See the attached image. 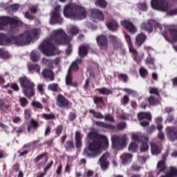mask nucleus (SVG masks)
<instances>
[{
  "mask_svg": "<svg viewBox=\"0 0 177 177\" xmlns=\"http://www.w3.org/2000/svg\"><path fill=\"white\" fill-rule=\"evenodd\" d=\"M120 25L122 27L125 28L130 34H136L138 32V28L135 25H133V23H132L129 20L124 19L122 21H120Z\"/></svg>",
  "mask_w": 177,
  "mask_h": 177,
  "instance_id": "nucleus-16",
  "label": "nucleus"
},
{
  "mask_svg": "<svg viewBox=\"0 0 177 177\" xmlns=\"http://www.w3.org/2000/svg\"><path fill=\"white\" fill-rule=\"evenodd\" d=\"M153 27L162 30V26L153 19L148 21L147 23H142L141 24V30H145L147 32H153Z\"/></svg>",
  "mask_w": 177,
  "mask_h": 177,
  "instance_id": "nucleus-12",
  "label": "nucleus"
},
{
  "mask_svg": "<svg viewBox=\"0 0 177 177\" xmlns=\"http://www.w3.org/2000/svg\"><path fill=\"white\" fill-rule=\"evenodd\" d=\"M63 132V125H59L55 129V135L57 136H60L62 135V133Z\"/></svg>",
  "mask_w": 177,
  "mask_h": 177,
  "instance_id": "nucleus-60",
  "label": "nucleus"
},
{
  "mask_svg": "<svg viewBox=\"0 0 177 177\" xmlns=\"http://www.w3.org/2000/svg\"><path fill=\"white\" fill-rule=\"evenodd\" d=\"M74 147H75L74 141H73V140L66 141V145H65V149L66 151H71V149H74Z\"/></svg>",
  "mask_w": 177,
  "mask_h": 177,
  "instance_id": "nucleus-42",
  "label": "nucleus"
},
{
  "mask_svg": "<svg viewBox=\"0 0 177 177\" xmlns=\"http://www.w3.org/2000/svg\"><path fill=\"white\" fill-rule=\"evenodd\" d=\"M75 146L77 149L82 147V137L81 136V132L76 131L75 135Z\"/></svg>",
  "mask_w": 177,
  "mask_h": 177,
  "instance_id": "nucleus-26",
  "label": "nucleus"
},
{
  "mask_svg": "<svg viewBox=\"0 0 177 177\" xmlns=\"http://www.w3.org/2000/svg\"><path fill=\"white\" fill-rule=\"evenodd\" d=\"M56 45H68L66 50V55H71L73 52V47L70 44V37L62 29L53 30V34L50 38Z\"/></svg>",
  "mask_w": 177,
  "mask_h": 177,
  "instance_id": "nucleus-3",
  "label": "nucleus"
},
{
  "mask_svg": "<svg viewBox=\"0 0 177 177\" xmlns=\"http://www.w3.org/2000/svg\"><path fill=\"white\" fill-rule=\"evenodd\" d=\"M57 88H59V84L57 83H53L48 86V91H52V92H57Z\"/></svg>",
  "mask_w": 177,
  "mask_h": 177,
  "instance_id": "nucleus-50",
  "label": "nucleus"
},
{
  "mask_svg": "<svg viewBox=\"0 0 177 177\" xmlns=\"http://www.w3.org/2000/svg\"><path fill=\"white\" fill-rule=\"evenodd\" d=\"M89 12L91 17L94 19V20H99V21H103L104 20V15L100 10L93 8Z\"/></svg>",
  "mask_w": 177,
  "mask_h": 177,
  "instance_id": "nucleus-19",
  "label": "nucleus"
},
{
  "mask_svg": "<svg viewBox=\"0 0 177 177\" xmlns=\"http://www.w3.org/2000/svg\"><path fill=\"white\" fill-rule=\"evenodd\" d=\"M96 42L101 50H106L109 48V42L107 41V37L104 35H100L96 38Z\"/></svg>",
  "mask_w": 177,
  "mask_h": 177,
  "instance_id": "nucleus-17",
  "label": "nucleus"
},
{
  "mask_svg": "<svg viewBox=\"0 0 177 177\" xmlns=\"http://www.w3.org/2000/svg\"><path fill=\"white\" fill-rule=\"evenodd\" d=\"M95 6H99V8L104 9L107 8V1L106 0H95Z\"/></svg>",
  "mask_w": 177,
  "mask_h": 177,
  "instance_id": "nucleus-37",
  "label": "nucleus"
},
{
  "mask_svg": "<svg viewBox=\"0 0 177 177\" xmlns=\"http://www.w3.org/2000/svg\"><path fill=\"white\" fill-rule=\"evenodd\" d=\"M57 106L61 109H68L71 106V102L63 95L59 94L57 97Z\"/></svg>",
  "mask_w": 177,
  "mask_h": 177,
  "instance_id": "nucleus-15",
  "label": "nucleus"
},
{
  "mask_svg": "<svg viewBox=\"0 0 177 177\" xmlns=\"http://www.w3.org/2000/svg\"><path fill=\"white\" fill-rule=\"evenodd\" d=\"M107 158H109V153H104L98 160V162L102 171H106V169H107L109 168V166L110 165V162H109V160H107Z\"/></svg>",
  "mask_w": 177,
  "mask_h": 177,
  "instance_id": "nucleus-20",
  "label": "nucleus"
},
{
  "mask_svg": "<svg viewBox=\"0 0 177 177\" xmlns=\"http://www.w3.org/2000/svg\"><path fill=\"white\" fill-rule=\"evenodd\" d=\"M167 136L171 142L177 140V127H167L165 129Z\"/></svg>",
  "mask_w": 177,
  "mask_h": 177,
  "instance_id": "nucleus-18",
  "label": "nucleus"
},
{
  "mask_svg": "<svg viewBox=\"0 0 177 177\" xmlns=\"http://www.w3.org/2000/svg\"><path fill=\"white\" fill-rule=\"evenodd\" d=\"M136 150H138V144L131 142L129 146V151H131V153H136Z\"/></svg>",
  "mask_w": 177,
  "mask_h": 177,
  "instance_id": "nucleus-47",
  "label": "nucleus"
},
{
  "mask_svg": "<svg viewBox=\"0 0 177 177\" xmlns=\"http://www.w3.org/2000/svg\"><path fill=\"white\" fill-rule=\"evenodd\" d=\"M10 17H0V30H3L9 24Z\"/></svg>",
  "mask_w": 177,
  "mask_h": 177,
  "instance_id": "nucleus-28",
  "label": "nucleus"
},
{
  "mask_svg": "<svg viewBox=\"0 0 177 177\" xmlns=\"http://www.w3.org/2000/svg\"><path fill=\"white\" fill-rule=\"evenodd\" d=\"M65 17L74 19V20H84L86 19V10L81 6L68 4L64 9Z\"/></svg>",
  "mask_w": 177,
  "mask_h": 177,
  "instance_id": "nucleus-4",
  "label": "nucleus"
},
{
  "mask_svg": "<svg viewBox=\"0 0 177 177\" xmlns=\"http://www.w3.org/2000/svg\"><path fill=\"white\" fill-rule=\"evenodd\" d=\"M147 36L143 33H140L137 35L136 39V44L137 46H142L145 41H146Z\"/></svg>",
  "mask_w": 177,
  "mask_h": 177,
  "instance_id": "nucleus-27",
  "label": "nucleus"
},
{
  "mask_svg": "<svg viewBox=\"0 0 177 177\" xmlns=\"http://www.w3.org/2000/svg\"><path fill=\"white\" fill-rule=\"evenodd\" d=\"M65 81H66V85L67 86L71 84V83L73 82V74L71 73V69L68 70V73L66 76Z\"/></svg>",
  "mask_w": 177,
  "mask_h": 177,
  "instance_id": "nucleus-36",
  "label": "nucleus"
},
{
  "mask_svg": "<svg viewBox=\"0 0 177 177\" xmlns=\"http://www.w3.org/2000/svg\"><path fill=\"white\" fill-rule=\"evenodd\" d=\"M162 35L169 44L177 42V26L175 25L167 26L162 32Z\"/></svg>",
  "mask_w": 177,
  "mask_h": 177,
  "instance_id": "nucleus-7",
  "label": "nucleus"
},
{
  "mask_svg": "<svg viewBox=\"0 0 177 177\" xmlns=\"http://www.w3.org/2000/svg\"><path fill=\"white\" fill-rule=\"evenodd\" d=\"M118 78L119 81H122L124 82V84H127L128 82V75L124 74V73H120L118 75Z\"/></svg>",
  "mask_w": 177,
  "mask_h": 177,
  "instance_id": "nucleus-49",
  "label": "nucleus"
},
{
  "mask_svg": "<svg viewBox=\"0 0 177 177\" xmlns=\"http://www.w3.org/2000/svg\"><path fill=\"white\" fill-rule=\"evenodd\" d=\"M39 49L45 56H55L57 53V48L50 39L44 40L39 45Z\"/></svg>",
  "mask_w": 177,
  "mask_h": 177,
  "instance_id": "nucleus-6",
  "label": "nucleus"
},
{
  "mask_svg": "<svg viewBox=\"0 0 177 177\" xmlns=\"http://www.w3.org/2000/svg\"><path fill=\"white\" fill-rule=\"evenodd\" d=\"M157 168L160 172H163V171H165V169H167L165 160H160L157 165Z\"/></svg>",
  "mask_w": 177,
  "mask_h": 177,
  "instance_id": "nucleus-41",
  "label": "nucleus"
},
{
  "mask_svg": "<svg viewBox=\"0 0 177 177\" xmlns=\"http://www.w3.org/2000/svg\"><path fill=\"white\" fill-rule=\"evenodd\" d=\"M132 139L134 142H142V140H145L142 142L141 147H140V151L145 152L149 150V137L146 136H139L138 134H133Z\"/></svg>",
  "mask_w": 177,
  "mask_h": 177,
  "instance_id": "nucleus-11",
  "label": "nucleus"
},
{
  "mask_svg": "<svg viewBox=\"0 0 177 177\" xmlns=\"http://www.w3.org/2000/svg\"><path fill=\"white\" fill-rule=\"evenodd\" d=\"M31 105L35 109H39L40 110H42L44 109V105H42L41 104V102H39L38 101H32V103H31Z\"/></svg>",
  "mask_w": 177,
  "mask_h": 177,
  "instance_id": "nucleus-53",
  "label": "nucleus"
},
{
  "mask_svg": "<svg viewBox=\"0 0 177 177\" xmlns=\"http://www.w3.org/2000/svg\"><path fill=\"white\" fill-rule=\"evenodd\" d=\"M19 8H20V5L15 3V4H12L10 6H8V9H10L11 12H17V10H19Z\"/></svg>",
  "mask_w": 177,
  "mask_h": 177,
  "instance_id": "nucleus-58",
  "label": "nucleus"
},
{
  "mask_svg": "<svg viewBox=\"0 0 177 177\" xmlns=\"http://www.w3.org/2000/svg\"><path fill=\"white\" fill-rule=\"evenodd\" d=\"M138 119L140 121L141 127H147L151 121V114L147 112H141L138 114Z\"/></svg>",
  "mask_w": 177,
  "mask_h": 177,
  "instance_id": "nucleus-14",
  "label": "nucleus"
},
{
  "mask_svg": "<svg viewBox=\"0 0 177 177\" xmlns=\"http://www.w3.org/2000/svg\"><path fill=\"white\" fill-rule=\"evenodd\" d=\"M121 103L123 106H127V104L129 103V97L128 95L123 96L122 99L121 100Z\"/></svg>",
  "mask_w": 177,
  "mask_h": 177,
  "instance_id": "nucleus-61",
  "label": "nucleus"
},
{
  "mask_svg": "<svg viewBox=\"0 0 177 177\" xmlns=\"http://www.w3.org/2000/svg\"><path fill=\"white\" fill-rule=\"evenodd\" d=\"M29 71H35L36 73H39L41 71V66L38 64H30L28 66Z\"/></svg>",
  "mask_w": 177,
  "mask_h": 177,
  "instance_id": "nucleus-40",
  "label": "nucleus"
},
{
  "mask_svg": "<svg viewBox=\"0 0 177 177\" xmlns=\"http://www.w3.org/2000/svg\"><path fill=\"white\" fill-rule=\"evenodd\" d=\"M149 93L150 95H155L156 96L160 97V91L156 87H150Z\"/></svg>",
  "mask_w": 177,
  "mask_h": 177,
  "instance_id": "nucleus-54",
  "label": "nucleus"
},
{
  "mask_svg": "<svg viewBox=\"0 0 177 177\" xmlns=\"http://www.w3.org/2000/svg\"><path fill=\"white\" fill-rule=\"evenodd\" d=\"M140 75L142 78H146L149 75V71L145 68H140L139 70Z\"/></svg>",
  "mask_w": 177,
  "mask_h": 177,
  "instance_id": "nucleus-52",
  "label": "nucleus"
},
{
  "mask_svg": "<svg viewBox=\"0 0 177 177\" xmlns=\"http://www.w3.org/2000/svg\"><path fill=\"white\" fill-rule=\"evenodd\" d=\"M6 109H8V104H6V100L0 99V111L6 113Z\"/></svg>",
  "mask_w": 177,
  "mask_h": 177,
  "instance_id": "nucleus-44",
  "label": "nucleus"
},
{
  "mask_svg": "<svg viewBox=\"0 0 177 177\" xmlns=\"http://www.w3.org/2000/svg\"><path fill=\"white\" fill-rule=\"evenodd\" d=\"M8 24L10 26V27L17 28V27H21L23 26V21L17 19V17H10Z\"/></svg>",
  "mask_w": 177,
  "mask_h": 177,
  "instance_id": "nucleus-23",
  "label": "nucleus"
},
{
  "mask_svg": "<svg viewBox=\"0 0 177 177\" xmlns=\"http://www.w3.org/2000/svg\"><path fill=\"white\" fill-rule=\"evenodd\" d=\"M154 63V58L151 57V55H149L145 60V64H153Z\"/></svg>",
  "mask_w": 177,
  "mask_h": 177,
  "instance_id": "nucleus-63",
  "label": "nucleus"
},
{
  "mask_svg": "<svg viewBox=\"0 0 177 177\" xmlns=\"http://www.w3.org/2000/svg\"><path fill=\"white\" fill-rule=\"evenodd\" d=\"M151 151L152 154H160L161 153V149L158 147L157 144L152 142L151 143Z\"/></svg>",
  "mask_w": 177,
  "mask_h": 177,
  "instance_id": "nucleus-34",
  "label": "nucleus"
},
{
  "mask_svg": "<svg viewBox=\"0 0 177 177\" xmlns=\"http://www.w3.org/2000/svg\"><path fill=\"white\" fill-rule=\"evenodd\" d=\"M93 102L97 106H99V104H104V100H103V97L94 96Z\"/></svg>",
  "mask_w": 177,
  "mask_h": 177,
  "instance_id": "nucleus-46",
  "label": "nucleus"
},
{
  "mask_svg": "<svg viewBox=\"0 0 177 177\" xmlns=\"http://www.w3.org/2000/svg\"><path fill=\"white\" fill-rule=\"evenodd\" d=\"M43 78L46 80H50V81H55V73L49 68H45L41 72Z\"/></svg>",
  "mask_w": 177,
  "mask_h": 177,
  "instance_id": "nucleus-21",
  "label": "nucleus"
},
{
  "mask_svg": "<svg viewBox=\"0 0 177 177\" xmlns=\"http://www.w3.org/2000/svg\"><path fill=\"white\" fill-rule=\"evenodd\" d=\"M95 125L100 128L104 129H109V131H122L127 127V124L124 122L119 123L116 127L112 124L106 123L104 122L96 121Z\"/></svg>",
  "mask_w": 177,
  "mask_h": 177,
  "instance_id": "nucleus-9",
  "label": "nucleus"
},
{
  "mask_svg": "<svg viewBox=\"0 0 177 177\" xmlns=\"http://www.w3.org/2000/svg\"><path fill=\"white\" fill-rule=\"evenodd\" d=\"M45 157L48 158V152H44L41 154L37 156L36 158H34L33 161L35 164H38L41 160L45 158Z\"/></svg>",
  "mask_w": 177,
  "mask_h": 177,
  "instance_id": "nucleus-43",
  "label": "nucleus"
},
{
  "mask_svg": "<svg viewBox=\"0 0 177 177\" xmlns=\"http://www.w3.org/2000/svg\"><path fill=\"white\" fill-rule=\"evenodd\" d=\"M87 138L90 140L83 150V156L88 158H96L100 154L102 149L109 147V139L104 135L99 134L96 132H90Z\"/></svg>",
  "mask_w": 177,
  "mask_h": 177,
  "instance_id": "nucleus-1",
  "label": "nucleus"
},
{
  "mask_svg": "<svg viewBox=\"0 0 177 177\" xmlns=\"http://www.w3.org/2000/svg\"><path fill=\"white\" fill-rule=\"evenodd\" d=\"M30 125L28 126L27 130L28 132H31V128H33V129H37V128L39 127V123L34 119H31L30 122Z\"/></svg>",
  "mask_w": 177,
  "mask_h": 177,
  "instance_id": "nucleus-32",
  "label": "nucleus"
},
{
  "mask_svg": "<svg viewBox=\"0 0 177 177\" xmlns=\"http://www.w3.org/2000/svg\"><path fill=\"white\" fill-rule=\"evenodd\" d=\"M39 53L35 50H33L31 52L30 54V59L32 60V62H33L34 63H37V62L39 61Z\"/></svg>",
  "mask_w": 177,
  "mask_h": 177,
  "instance_id": "nucleus-35",
  "label": "nucleus"
},
{
  "mask_svg": "<svg viewBox=\"0 0 177 177\" xmlns=\"http://www.w3.org/2000/svg\"><path fill=\"white\" fill-rule=\"evenodd\" d=\"M90 46L88 44H82L79 47L78 53L80 57H85L88 55V52H89Z\"/></svg>",
  "mask_w": 177,
  "mask_h": 177,
  "instance_id": "nucleus-22",
  "label": "nucleus"
},
{
  "mask_svg": "<svg viewBox=\"0 0 177 177\" xmlns=\"http://www.w3.org/2000/svg\"><path fill=\"white\" fill-rule=\"evenodd\" d=\"M37 35L38 30L37 29L26 30L19 36L11 35L8 37L5 34H0V45L14 44L17 46H24V45H28Z\"/></svg>",
  "mask_w": 177,
  "mask_h": 177,
  "instance_id": "nucleus-2",
  "label": "nucleus"
},
{
  "mask_svg": "<svg viewBox=\"0 0 177 177\" xmlns=\"http://www.w3.org/2000/svg\"><path fill=\"white\" fill-rule=\"evenodd\" d=\"M168 0H151V7L155 10H160V12H168L169 9V3Z\"/></svg>",
  "mask_w": 177,
  "mask_h": 177,
  "instance_id": "nucleus-10",
  "label": "nucleus"
},
{
  "mask_svg": "<svg viewBox=\"0 0 177 177\" xmlns=\"http://www.w3.org/2000/svg\"><path fill=\"white\" fill-rule=\"evenodd\" d=\"M131 53L133 55V59H134L135 62L136 63H140L142 60H143V55L141 54L138 53V51H136V49L133 48L129 50Z\"/></svg>",
  "mask_w": 177,
  "mask_h": 177,
  "instance_id": "nucleus-24",
  "label": "nucleus"
},
{
  "mask_svg": "<svg viewBox=\"0 0 177 177\" xmlns=\"http://www.w3.org/2000/svg\"><path fill=\"white\" fill-rule=\"evenodd\" d=\"M95 91L99 92L100 95H105L106 96H109V95H113V91L106 87L99 88Z\"/></svg>",
  "mask_w": 177,
  "mask_h": 177,
  "instance_id": "nucleus-30",
  "label": "nucleus"
},
{
  "mask_svg": "<svg viewBox=\"0 0 177 177\" xmlns=\"http://www.w3.org/2000/svg\"><path fill=\"white\" fill-rule=\"evenodd\" d=\"M19 102L21 107H26L28 104V100L24 97H19Z\"/></svg>",
  "mask_w": 177,
  "mask_h": 177,
  "instance_id": "nucleus-57",
  "label": "nucleus"
},
{
  "mask_svg": "<svg viewBox=\"0 0 177 177\" xmlns=\"http://www.w3.org/2000/svg\"><path fill=\"white\" fill-rule=\"evenodd\" d=\"M43 118L44 120H55L56 118V116L55 115V113H44Z\"/></svg>",
  "mask_w": 177,
  "mask_h": 177,
  "instance_id": "nucleus-56",
  "label": "nucleus"
},
{
  "mask_svg": "<svg viewBox=\"0 0 177 177\" xmlns=\"http://www.w3.org/2000/svg\"><path fill=\"white\" fill-rule=\"evenodd\" d=\"M0 57L1 59H8L9 57V53L4 50L3 48H0Z\"/></svg>",
  "mask_w": 177,
  "mask_h": 177,
  "instance_id": "nucleus-55",
  "label": "nucleus"
},
{
  "mask_svg": "<svg viewBox=\"0 0 177 177\" xmlns=\"http://www.w3.org/2000/svg\"><path fill=\"white\" fill-rule=\"evenodd\" d=\"M82 63V59H76L75 62H73L70 68H68V70L71 69V72L72 73L73 71H77L79 67H78V64H81Z\"/></svg>",
  "mask_w": 177,
  "mask_h": 177,
  "instance_id": "nucleus-31",
  "label": "nucleus"
},
{
  "mask_svg": "<svg viewBox=\"0 0 177 177\" xmlns=\"http://www.w3.org/2000/svg\"><path fill=\"white\" fill-rule=\"evenodd\" d=\"M90 114H93V117L97 119L103 120L104 118V116L100 112H97L93 109H90L88 111Z\"/></svg>",
  "mask_w": 177,
  "mask_h": 177,
  "instance_id": "nucleus-38",
  "label": "nucleus"
},
{
  "mask_svg": "<svg viewBox=\"0 0 177 177\" xmlns=\"http://www.w3.org/2000/svg\"><path fill=\"white\" fill-rule=\"evenodd\" d=\"M127 140L128 137L127 135H122V136L114 135L111 137L112 147L115 150H123L127 146Z\"/></svg>",
  "mask_w": 177,
  "mask_h": 177,
  "instance_id": "nucleus-8",
  "label": "nucleus"
},
{
  "mask_svg": "<svg viewBox=\"0 0 177 177\" xmlns=\"http://www.w3.org/2000/svg\"><path fill=\"white\" fill-rule=\"evenodd\" d=\"M106 27L111 31H117V30H118V28L120 27V25L118 24L117 21L111 20L107 23Z\"/></svg>",
  "mask_w": 177,
  "mask_h": 177,
  "instance_id": "nucleus-25",
  "label": "nucleus"
},
{
  "mask_svg": "<svg viewBox=\"0 0 177 177\" xmlns=\"http://www.w3.org/2000/svg\"><path fill=\"white\" fill-rule=\"evenodd\" d=\"M70 32L72 34V35H77L78 32H80V30L77 26H72L70 29Z\"/></svg>",
  "mask_w": 177,
  "mask_h": 177,
  "instance_id": "nucleus-62",
  "label": "nucleus"
},
{
  "mask_svg": "<svg viewBox=\"0 0 177 177\" xmlns=\"http://www.w3.org/2000/svg\"><path fill=\"white\" fill-rule=\"evenodd\" d=\"M124 37H125V39L129 45V50H131L132 49H133V46L132 45V40L131 39V36L129 35H128V33L124 32Z\"/></svg>",
  "mask_w": 177,
  "mask_h": 177,
  "instance_id": "nucleus-45",
  "label": "nucleus"
},
{
  "mask_svg": "<svg viewBox=\"0 0 177 177\" xmlns=\"http://www.w3.org/2000/svg\"><path fill=\"white\" fill-rule=\"evenodd\" d=\"M24 16L26 19H28V20H34V19H35V16L32 15L28 11L25 12Z\"/></svg>",
  "mask_w": 177,
  "mask_h": 177,
  "instance_id": "nucleus-64",
  "label": "nucleus"
},
{
  "mask_svg": "<svg viewBox=\"0 0 177 177\" xmlns=\"http://www.w3.org/2000/svg\"><path fill=\"white\" fill-rule=\"evenodd\" d=\"M120 158L123 164H127V162H129L132 160V154L124 153L120 156Z\"/></svg>",
  "mask_w": 177,
  "mask_h": 177,
  "instance_id": "nucleus-33",
  "label": "nucleus"
},
{
  "mask_svg": "<svg viewBox=\"0 0 177 177\" xmlns=\"http://www.w3.org/2000/svg\"><path fill=\"white\" fill-rule=\"evenodd\" d=\"M19 82L22 88V92L28 99L35 96V84L27 77L24 76L19 78Z\"/></svg>",
  "mask_w": 177,
  "mask_h": 177,
  "instance_id": "nucleus-5",
  "label": "nucleus"
},
{
  "mask_svg": "<svg viewBox=\"0 0 177 177\" xmlns=\"http://www.w3.org/2000/svg\"><path fill=\"white\" fill-rule=\"evenodd\" d=\"M167 174L170 177L177 176V169L174 167H171L169 171L167 173Z\"/></svg>",
  "mask_w": 177,
  "mask_h": 177,
  "instance_id": "nucleus-51",
  "label": "nucleus"
},
{
  "mask_svg": "<svg viewBox=\"0 0 177 177\" xmlns=\"http://www.w3.org/2000/svg\"><path fill=\"white\" fill-rule=\"evenodd\" d=\"M137 6L138 9L142 10V12H146L148 9L147 3L146 2L138 3Z\"/></svg>",
  "mask_w": 177,
  "mask_h": 177,
  "instance_id": "nucleus-48",
  "label": "nucleus"
},
{
  "mask_svg": "<svg viewBox=\"0 0 177 177\" xmlns=\"http://www.w3.org/2000/svg\"><path fill=\"white\" fill-rule=\"evenodd\" d=\"M60 6H56L55 7L54 11L51 14V24H62V23H63V18L60 17Z\"/></svg>",
  "mask_w": 177,
  "mask_h": 177,
  "instance_id": "nucleus-13",
  "label": "nucleus"
},
{
  "mask_svg": "<svg viewBox=\"0 0 177 177\" xmlns=\"http://www.w3.org/2000/svg\"><path fill=\"white\" fill-rule=\"evenodd\" d=\"M124 92H126V93H129V95H131V96H138V92H136L135 90H132L131 88H124Z\"/></svg>",
  "mask_w": 177,
  "mask_h": 177,
  "instance_id": "nucleus-59",
  "label": "nucleus"
},
{
  "mask_svg": "<svg viewBox=\"0 0 177 177\" xmlns=\"http://www.w3.org/2000/svg\"><path fill=\"white\" fill-rule=\"evenodd\" d=\"M109 39L110 42L113 43L114 48H115L117 45H120V41H118V38H117L115 35H110L109 36Z\"/></svg>",
  "mask_w": 177,
  "mask_h": 177,
  "instance_id": "nucleus-39",
  "label": "nucleus"
},
{
  "mask_svg": "<svg viewBox=\"0 0 177 177\" xmlns=\"http://www.w3.org/2000/svg\"><path fill=\"white\" fill-rule=\"evenodd\" d=\"M148 102L151 106H158V104H161L160 100L153 95H151L148 97Z\"/></svg>",
  "mask_w": 177,
  "mask_h": 177,
  "instance_id": "nucleus-29",
  "label": "nucleus"
}]
</instances>
